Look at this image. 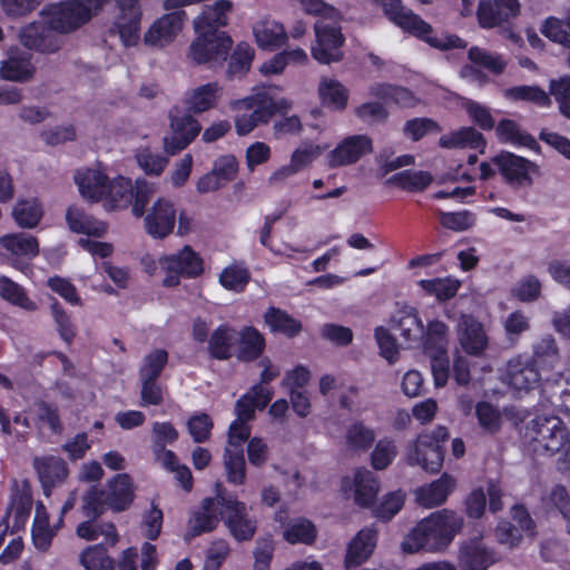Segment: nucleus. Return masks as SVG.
<instances>
[{"label":"nucleus","instance_id":"393cba45","mask_svg":"<svg viewBox=\"0 0 570 570\" xmlns=\"http://www.w3.org/2000/svg\"><path fill=\"white\" fill-rule=\"evenodd\" d=\"M458 336L462 348L470 355H480L488 346L483 326L471 315H462L458 324Z\"/></svg>","mask_w":570,"mask_h":570},{"label":"nucleus","instance_id":"6e6d98bb","mask_svg":"<svg viewBox=\"0 0 570 570\" xmlns=\"http://www.w3.org/2000/svg\"><path fill=\"white\" fill-rule=\"evenodd\" d=\"M80 563L86 570H112L114 560L102 544L88 547L80 554Z\"/></svg>","mask_w":570,"mask_h":570},{"label":"nucleus","instance_id":"4be33fe9","mask_svg":"<svg viewBox=\"0 0 570 570\" xmlns=\"http://www.w3.org/2000/svg\"><path fill=\"white\" fill-rule=\"evenodd\" d=\"M497 561L494 551L487 548L479 538L469 539L460 547L459 566L461 570H487Z\"/></svg>","mask_w":570,"mask_h":570},{"label":"nucleus","instance_id":"a878e982","mask_svg":"<svg viewBox=\"0 0 570 570\" xmlns=\"http://www.w3.org/2000/svg\"><path fill=\"white\" fill-rule=\"evenodd\" d=\"M31 55L18 48L8 51V58L2 61L0 77L17 82L28 81L33 75Z\"/></svg>","mask_w":570,"mask_h":570},{"label":"nucleus","instance_id":"a18cd8bd","mask_svg":"<svg viewBox=\"0 0 570 570\" xmlns=\"http://www.w3.org/2000/svg\"><path fill=\"white\" fill-rule=\"evenodd\" d=\"M227 481L235 485L245 483L246 462L243 449L225 448L223 455Z\"/></svg>","mask_w":570,"mask_h":570},{"label":"nucleus","instance_id":"13d9d810","mask_svg":"<svg viewBox=\"0 0 570 570\" xmlns=\"http://www.w3.org/2000/svg\"><path fill=\"white\" fill-rule=\"evenodd\" d=\"M468 56L474 65L481 66L495 75L502 73L507 66L505 61L500 55L490 52L479 47L470 48Z\"/></svg>","mask_w":570,"mask_h":570},{"label":"nucleus","instance_id":"ea45409f","mask_svg":"<svg viewBox=\"0 0 570 570\" xmlns=\"http://www.w3.org/2000/svg\"><path fill=\"white\" fill-rule=\"evenodd\" d=\"M455 487V481L448 474L419 490L417 501L425 508L442 504Z\"/></svg>","mask_w":570,"mask_h":570},{"label":"nucleus","instance_id":"2eb2a0df","mask_svg":"<svg viewBox=\"0 0 570 570\" xmlns=\"http://www.w3.org/2000/svg\"><path fill=\"white\" fill-rule=\"evenodd\" d=\"M0 247L11 264L19 269H22L39 252L37 238L27 233L3 235L0 238Z\"/></svg>","mask_w":570,"mask_h":570},{"label":"nucleus","instance_id":"c03bdc74","mask_svg":"<svg viewBox=\"0 0 570 570\" xmlns=\"http://www.w3.org/2000/svg\"><path fill=\"white\" fill-rule=\"evenodd\" d=\"M346 445L354 451H366L375 441L374 430L362 421L352 422L345 431Z\"/></svg>","mask_w":570,"mask_h":570},{"label":"nucleus","instance_id":"5701e85b","mask_svg":"<svg viewBox=\"0 0 570 570\" xmlns=\"http://www.w3.org/2000/svg\"><path fill=\"white\" fill-rule=\"evenodd\" d=\"M393 328L403 341L412 346L420 344L424 336V324L417 309L413 306H402L392 317Z\"/></svg>","mask_w":570,"mask_h":570},{"label":"nucleus","instance_id":"680f3d73","mask_svg":"<svg viewBox=\"0 0 570 570\" xmlns=\"http://www.w3.org/2000/svg\"><path fill=\"white\" fill-rule=\"evenodd\" d=\"M249 282V273L246 268L232 265L223 269L219 275V283L223 287L234 292L244 291Z\"/></svg>","mask_w":570,"mask_h":570},{"label":"nucleus","instance_id":"58836bf2","mask_svg":"<svg viewBox=\"0 0 570 570\" xmlns=\"http://www.w3.org/2000/svg\"><path fill=\"white\" fill-rule=\"evenodd\" d=\"M253 32L257 45L264 49H275L285 43L287 33L275 20H262L254 24Z\"/></svg>","mask_w":570,"mask_h":570},{"label":"nucleus","instance_id":"20e7f679","mask_svg":"<svg viewBox=\"0 0 570 570\" xmlns=\"http://www.w3.org/2000/svg\"><path fill=\"white\" fill-rule=\"evenodd\" d=\"M377 2L382 4L389 20L403 30L410 31L417 37H423L432 47L442 50L466 47V42L458 36H430L431 26L413 13L412 10L405 8L401 0H379Z\"/></svg>","mask_w":570,"mask_h":570},{"label":"nucleus","instance_id":"7ed1b4c3","mask_svg":"<svg viewBox=\"0 0 570 570\" xmlns=\"http://www.w3.org/2000/svg\"><path fill=\"white\" fill-rule=\"evenodd\" d=\"M135 499V491L131 478L126 474H117L99 490L90 487L82 497V511L89 519L96 520L107 509L114 512L127 510Z\"/></svg>","mask_w":570,"mask_h":570},{"label":"nucleus","instance_id":"f8f14e48","mask_svg":"<svg viewBox=\"0 0 570 570\" xmlns=\"http://www.w3.org/2000/svg\"><path fill=\"white\" fill-rule=\"evenodd\" d=\"M159 264L168 273L164 279V285L168 287L176 286L179 276L196 277L203 272L202 258L189 246H185L177 254L160 258Z\"/></svg>","mask_w":570,"mask_h":570},{"label":"nucleus","instance_id":"774afa93","mask_svg":"<svg viewBox=\"0 0 570 570\" xmlns=\"http://www.w3.org/2000/svg\"><path fill=\"white\" fill-rule=\"evenodd\" d=\"M550 94L559 104V109L563 116L570 118V78L564 77L550 82Z\"/></svg>","mask_w":570,"mask_h":570},{"label":"nucleus","instance_id":"6e6552de","mask_svg":"<svg viewBox=\"0 0 570 570\" xmlns=\"http://www.w3.org/2000/svg\"><path fill=\"white\" fill-rule=\"evenodd\" d=\"M314 29L316 36V45L312 47L314 59L321 63L340 61L343 58L341 47L344 43V37L338 22L321 18L315 22Z\"/></svg>","mask_w":570,"mask_h":570},{"label":"nucleus","instance_id":"e2e57ef3","mask_svg":"<svg viewBox=\"0 0 570 570\" xmlns=\"http://www.w3.org/2000/svg\"><path fill=\"white\" fill-rule=\"evenodd\" d=\"M214 422L206 413L194 414L187 421L188 433L196 443H204L209 440Z\"/></svg>","mask_w":570,"mask_h":570},{"label":"nucleus","instance_id":"f03ea898","mask_svg":"<svg viewBox=\"0 0 570 570\" xmlns=\"http://www.w3.org/2000/svg\"><path fill=\"white\" fill-rule=\"evenodd\" d=\"M523 439L534 453L559 455L564 469L570 468V430L554 415H538L529 421Z\"/></svg>","mask_w":570,"mask_h":570},{"label":"nucleus","instance_id":"ddd939ff","mask_svg":"<svg viewBox=\"0 0 570 570\" xmlns=\"http://www.w3.org/2000/svg\"><path fill=\"white\" fill-rule=\"evenodd\" d=\"M119 13L116 16V28L125 46H136L140 39V21L142 17L138 0H116Z\"/></svg>","mask_w":570,"mask_h":570},{"label":"nucleus","instance_id":"423d86ee","mask_svg":"<svg viewBox=\"0 0 570 570\" xmlns=\"http://www.w3.org/2000/svg\"><path fill=\"white\" fill-rule=\"evenodd\" d=\"M449 438L445 426H438L431 432L421 433L407 452L410 465H420L423 470L435 473L443 464L444 452L442 443Z\"/></svg>","mask_w":570,"mask_h":570},{"label":"nucleus","instance_id":"cd10ccee","mask_svg":"<svg viewBox=\"0 0 570 570\" xmlns=\"http://www.w3.org/2000/svg\"><path fill=\"white\" fill-rule=\"evenodd\" d=\"M223 88L218 82H209L196 87L185 95L184 104L188 111L200 114L215 108Z\"/></svg>","mask_w":570,"mask_h":570},{"label":"nucleus","instance_id":"a19ab883","mask_svg":"<svg viewBox=\"0 0 570 570\" xmlns=\"http://www.w3.org/2000/svg\"><path fill=\"white\" fill-rule=\"evenodd\" d=\"M543 394L547 395L550 404L560 411L570 413V371L564 374H558L554 381H546Z\"/></svg>","mask_w":570,"mask_h":570},{"label":"nucleus","instance_id":"b1692460","mask_svg":"<svg viewBox=\"0 0 570 570\" xmlns=\"http://www.w3.org/2000/svg\"><path fill=\"white\" fill-rule=\"evenodd\" d=\"M237 108L244 110L235 118L236 131L240 136L249 134L259 124H266L271 118V112L267 107H263L259 95L238 101Z\"/></svg>","mask_w":570,"mask_h":570},{"label":"nucleus","instance_id":"c9c22d12","mask_svg":"<svg viewBox=\"0 0 570 570\" xmlns=\"http://www.w3.org/2000/svg\"><path fill=\"white\" fill-rule=\"evenodd\" d=\"M380 490V483L374 473L366 469H358L354 474V501L362 508L370 507Z\"/></svg>","mask_w":570,"mask_h":570},{"label":"nucleus","instance_id":"f257e3e1","mask_svg":"<svg viewBox=\"0 0 570 570\" xmlns=\"http://www.w3.org/2000/svg\"><path fill=\"white\" fill-rule=\"evenodd\" d=\"M463 520L451 510H441L423 519L404 539L402 549L406 553L421 550H444L462 529Z\"/></svg>","mask_w":570,"mask_h":570},{"label":"nucleus","instance_id":"7c9ffc66","mask_svg":"<svg viewBox=\"0 0 570 570\" xmlns=\"http://www.w3.org/2000/svg\"><path fill=\"white\" fill-rule=\"evenodd\" d=\"M376 544V532L372 529L361 530L347 548L345 566L354 568L367 560Z\"/></svg>","mask_w":570,"mask_h":570},{"label":"nucleus","instance_id":"f704fd0d","mask_svg":"<svg viewBox=\"0 0 570 570\" xmlns=\"http://www.w3.org/2000/svg\"><path fill=\"white\" fill-rule=\"evenodd\" d=\"M33 468L47 494L57 481H61L67 475L63 460L57 456L36 458Z\"/></svg>","mask_w":570,"mask_h":570},{"label":"nucleus","instance_id":"9d476101","mask_svg":"<svg viewBox=\"0 0 570 570\" xmlns=\"http://www.w3.org/2000/svg\"><path fill=\"white\" fill-rule=\"evenodd\" d=\"M171 136L164 138V148L167 154L175 155L185 149L199 134V122L189 114L175 107L170 110Z\"/></svg>","mask_w":570,"mask_h":570},{"label":"nucleus","instance_id":"c85d7f7f","mask_svg":"<svg viewBox=\"0 0 570 570\" xmlns=\"http://www.w3.org/2000/svg\"><path fill=\"white\" fill-rule=\"evenodd\" d=\"M269 391L262 384L253 386L235 404L236 419L249 422L255 417L256 410H263L271 401Z\"/></svg>","mask_w":570,"mask_h":570},{"label":"nucleus","instance_id":"de8ad7c7","mask_svg":"<svg viewBox=\"0 0 570 570\" xmlns=\"http://www.w3.org/2000/svg\"><path fill=\"white\" fill-rule=\"evenodd\" d=\"M43 210L37 199L19 200L12 210L16 223L22 228H33L41 220Z\"/></svg>","mask_w":570,"mask_h":570},{"label":"nucleus","instance_id":"39448f33","mask_svg":"<svg viewBox=\"0 0 570 570\" xmlns=\"http://www.w3.org/2000/svg\"><path fill=\"white\" fill-rule=\"evenodd\" d=\"M108 0H68L42 10L41 16L55 33L71 32L99 11Z\"/></svg>","mask_w":570,"mask_h":570},{"label":"nucleus","instance_id":"473e14b6","mask_svg":"<svg viewBox=\"0 0 570 570\" xmlns=\"http://www.w3.org/2000/svg\"><path fill=\"white\" fill-rule=\"evenodd\" d=\"M238 332L228 325L218 326L208 340V352L217 360H228L238 342Z\"/></svg>","mask_w":570,"mask_h":570},{"label":"nucleus","instance_id":"bf43d9fd","mask_svg":"<svg viewBox=\"0 0 570 570\" xmlns=\"http://www.w3.org/2000/svg\"><path fill=\"white\" fill-rule=\"evenodd\" d=\"M504 96L511 100L531 101L539 106H548L550 98L544 90L538 86H515L508 88Z\"/></svg>","mask_w":570,"mask_h":570},{"label":"nucleus","instance_id":"6ab92c4d","mask_svg":"<svg viewBox=\"0 0 570 570\" xmlns=\"http://www.w3.org/2000/svg\"><path fill=\"white\" fill-rule=\"evenodd\" d=\"M226 525L237 541L250 540L256 531V522L248 515L245 503L226 497L223 515Z\"/></svg>","mask_w":570,"mask_h":570},{"label":"nucleus","instance_id":"c756f323","mask_svg":"<svg viewBox=\"0 0 570 570\" xmlns=\"http://www.w3.org/2000/svg\"><path fill=\"white\" fill-rule=\"evenodd\" d=\"M75 180L83 198L92 202L104 199L109 179L101 171L97 169L78 171Z\"/></svg>","mask_w":570,"mask_h":570},{"label":"nucleus","instance_id":"1a4fd4ad","mask_svg":"<svg viewBox=\"0 0 570 570\" xmlns=\"http://www.w3.org/2000/svg\"><path fill=\"white\" fill-rule=\"evenodd\" d=\"M492 164L513 189L530 187L533 184L532 175L539 173L537 164L509 151L492 157Z\"/></svg>","mask_w":570,"mask_h":570},{"label":"nucleus","instance_id":"69168bd1","mask_svg":"<svg viewBox=\"0 0 570 570\" xmlns=\"http://www.w3.org/2000/svg\"><path fill=\"white\" fill-rule=\"evenodd\" d=\"M135 157L139 167L148 175L158 176L168 163L167 158L151 153L149 148L137 149Z\"/></svg>","mask_w":570,"mask_h":570},{"label":"nucleus","instance_id":"412c9836","mask_svg":"<svg viewBox=\"0 0 570 570\" xmlns=\"http://www.w3.org/2000/svg\"><path fill=\"white\" fill-rule=\"evenodd\" d=\"M225 500L226 497L219 493L216 498H207L203 501L200 510L189 521L187 540L216 528L219 517L224 515Z\"/></svg>","mask_w":570,"mask_h":570},{"label":"nucleus","instance_id":"4d7b16f0","mask_svg":"<svg viewBox=\"0 0 570 570\" xmlns=\"http://www.w3.org/2000/svg\"><path fill=\"white\" fill-rule=\"evenodd\" d=\"M168 362V353L163 350H155L144 357L139 370L140 380H157Z\"/></svg>","mask_w":570,"mask_h":570},{"label":"nucleus","instance_id":"72a5a7b5","mask_svg":"<svg viewBox=\"0 0 570 570\" xmlns=\"http://www.w3.org/2000/svg\"><path fill=\"white\" fill-rule=\"evenodd\" d=\"M104 199L105 206L109 210L127 208L134 199V185L131 180L125 177L109 180Z\"/></svg>","mask_w":570,"mask_h":570},{"label":"nucleus","instance_id":"3c124183","mask_svg":"<svg viewBox=\"0 0 570 570\" xmlns=\"http://www.w3.org/2000/svg\"><path fill=\"white\" fill-rule=\"evenodd\" d=\"M534 365L541 364L554 367L559 361V350L552 335H544L532 346V357Z\"/></svg>","mask_w":570,"mask_h":570},{"label":"nucleus","instance_id":"603ef678","mask_svg":"<svg viewBox=\"0 0 570 570\" xmlns=\"http://www.w3.org/2000/svg\"><path fill=\"white\" fill-rule=\"evenodd\" d=\"M283 537L287 542L293 544H311L316 538V529L309 520L297 518L286 525Z\"/></svg>","mask_w":570,"mask_h":570},{"label":"nucleus","instance_id":"4468645a","mask_svg":"<svg viewBox=\"0 0 570 570\" xmlns=\"http://www.w3.org/2000/svg\"><path fill=\"white\" fill-rule=\"evenodd\" d=\"M185 17V11L180 10L158 18L145 32L144 43L157 49L170 45L180 32Z\"/></svg>","mask_w":570,"mask_h":570},{"label":"nucleus","instance_id":"052dcab7","mask_svg":"<svg viewBox=\"0 0 570 570\" xmlns=\"http://www.w3.org/2000/svg\"><path fill=\"white\" fill-rule=\"evenodd\" d=\"M253 58V48L245 42L238 43L232 53L227 73L229 76H238L245 73L249 69Z\"/></svg>","mask_w":570,"mask_h":570},{"label":"nucleus","instance_id":"338daca9","mask_svg":"<svg viewBox=\"0 0 570 570\" xmlns=\"http://www.w3.org/2000/svg\"><path fill=\"white\" fill-rule=\"evenodd\" d=\"M475 413L480 425L488 433H495L501 428V414L493 405L488 402H480L475 406Z\"/></svg>","mask_w":570,"mask_h":570},{"label":"nucleus","instance_id":"a211bd4d","mask_svg":"<svg viewBox=\"0 0 570 570\" xmlns=\"http://www.w3.org/2000/svg\"><path fill=\"white\" fill-rule=\"evenodd\" d=\"M540 380V373L530 357L518 355L508 362L504 381L515 392H529L539 385Z\"/></svg>","mask_w":570,"mask_h":570},{"label":"nucleus","instance_id":"bb28decb","mask_svg":"<svg viewBox=\"0 0 570 570\" xmlns=\"http://www.w3.org/2000/svg\"><path fill=\"white\" fill-rule=\"evenodd\" d=\"M232 9L233 3L229 0H217L213 4L205 6L202 14L194 21L195 31L220 33L218 28L227 24V14Z\"/></svg>","mask_w":570,"mask_h":570},{"label":"nucleus","instance_id":"49530a36","mask_svg":"<svg viewBox=\"0 0 570 570\" xmlns=\"http://www.w3.org/2000/svg\"><path fill=\"white\" fill-rule=\"evenodd\" d=\"M432 181L433 177L429 171L409 169L397 173L387 179L389 184L407 191H422Z\"/></svg>","mask_w":570,"mask_h":570},{"label":"nucleus","instance_id":"4c0bfd02","mask_svg":"<svg viewBox=\"0 0 570 570\" xmlns=\"http://www.w3.org/2000/svg\"><path fill=\"white\" fill-rule=\"evenodd\" d=\"M495 132L501 142L514 146H523L531 150L539 151L540 146L537 140L511 119H502L495 127Z\"/></svg>","mask_w":570,"mask_h":570},{"label":"nucleus","instance_id":"864d4df0","mask_svg":"<svg viewBox=\"0 0 570 570\" xmlns=\"http://www.w3.org/2000/svg\"><path fill=\"white\" fill-rule=\"evenodd\" d=\"M0 295L26 311L33 312L38 308L37 304L27 296L24 289L7 276L0 277Z\"/></svg>","mask_w":570,"mask_h":570},{"label":"nucleus","instance_id":"0e129e2a","mask_svg":"<svg viewBox=\"0 0 570 570\" xmlns=\"http://www.w3.org/2000/svg\"><path fill=\"white\" fill-rule=\"evenodd\" d=\"M541 33L556 43L570 49V32L567 24L556 17H549L541 27Z\"/></svg>","mask_w":570,"mask_h":570},{"label":"nucleus","instance_id":"5fc2aeb1","mask_svg":"<svg viewBox=\"0 0 570 570\" xmlns=\"http://www.w3.org/2000/svg\"><path fill=\"white\" fill-rule=\"evenodd\" d=\"M419 284L429 295L435 296L439 301L454 297L461 286L458 279L450 277L422 279Z\"/></svg>","mask_w":570,"mask_h":570},{"label":"nucleus","instance_id":"09e8293b","mask_svg":"<svg viewBox=\"0 0 570 570\" xmlns=\"http://www.w3.org/2000/svg\"><path fill=\"white\" fill-rule=\"evenodd\" d=\"M264 318L273 332H279L291 337L297 335L302 330L299 321L279 308H268Z\"/></svg>","mask_w":570,"mask_h":570},{"label":"nucleus","instance_id":"8fccbe9b","mask_svg":"<svg viewBox=\"0 0 570 570\" xmlns=\"http://www.w3.org/2000/svg\"><path fill=\"white\" fill-rule=\"evenodd\" d=\"M320 97L324 105L343 110L347 104V90L338 81L324 78L318 86Z\"/></svg>","mask_w":570,"mask_h":570},{"label":"nucleus","instance_id":"37998d69","mask_svg":"<svg viewBox=\"0 0 570 570\" xmlns=\"http://www.w3.org/2000/svg\"><path fill=\"white\" fill-rule=\"evenodd\" d=\"M237 357L242 361H253L257 358L264 347L265 341L262 334L254 327H245L238 333Z\"/></svg>","mask_w":570,"mask_h":570},{"label":"nucleus","instance_id":"2f4dec72","mask_svg":"<svg viewBox=\"0 0 570 570\" xmlns=\"http://www.w3.org/2000/svg\"><path fill=\"white\" fill-rule=\"evenodd\" d=\"M67 224L73 233L101 237L107 232V224L88 215L77 206H70L66 213Z\"/></svg>","mask_w":570,"mask_h":570},{"label":"nucleus","instance_id":"f3484780","mask_svg":"<svg viewBox=\"0 0 570 570\" xmlns=\"http://www.w3.org/2000/svg\"><path fill=\"white\" fill-rule=\"evenodd\" d=\"M520 13L518 0H480L476 16L482 28L491 29L509 22Z\"/></svg>","mask_w":570,"mask_h":570},{"label":"nucleus","instance_id":"e433bc0d","mask_svg":"<svg viewBox=\"0 0 570 570\" xmlns=\"http://www.w3.org/2000/svg\"><path fill=\"white\" fill-rule=\"evenodd\" d=\"M439 144L443 148H471L484 151L485 140L481 132L473 127H463L456 131L443 135Z\"/></svg>","mask_w":570,"mask_h":570},{"label":"nucleus","instance_id":"9b49d317","mask_svg":"<svg viewBox=\"0 0 570 570\" xmlns=\"http://www.w3.org/2000/svg\"><path fill=\"white\" fill-rule=\"evenodd\" d=\"M178 207L168 198H158L144 215L146 233L155 239H164L174 232Z\"/></svg>","mask_w":570,"mask_h":570},{"label":"nucleus","instance_id":"79ce46f5","mask_svg":"<svg viewBox=\"0 0 570 570\" xmlns=\"http://www.w3.org/2000/svg\"><path fill=\"white\" fill-rule=\"evenodd\" d=\"M450 341L449 326L440 321H428L424 325V336L420 344L423 345L426 353L448 352Z\"/></svg>","mask_w":570,"mask_h":570},{"label":"nucleus","instance_id":"aec40b11","mask_svg":"<svg viewBox=\"0 0 570 570\" xmlns=\"http://www.w3.org/2000/svg\"><path fill=\"white\" fill-rule=\"evenodd\" d=\"M373 149L372 139L366 135H354L345 138L328 155V167L337 168L356 163Z\"/></svg>","mask_w":570,"mask_h":570},{"label":"nucleus","instance_id":"dca6fc26","mask_svg":"<svg viewBox=\"0 0 570 570\" xmlns=\"http://www.w3.org/2000/svg\"><path fill=\"white\" fill-rule=\"evenodd\" d=\"M19 38L26 48L39 52H56L62 46L61 36L55 33L45 19L42 21L31 22L22 28Z\"/></svg>","mask_w":570,"mask_h":570},{"label":"nucleus","instance_id":"0eeeda50","mask_svg":"<svg viewBox=\"0 0 570 570\" xmlns=\"http://www.w3.org/2000/svg\"><path fill=\"white\" fill-rule=\"evenodd\" d=\"M198 36L189 47L188 56L197 65L208 63L210 67L222 65L228 57L233 45L226 32H196Z\"/></svg>","mask_w":570,"mask_h":570}]
</instances>
